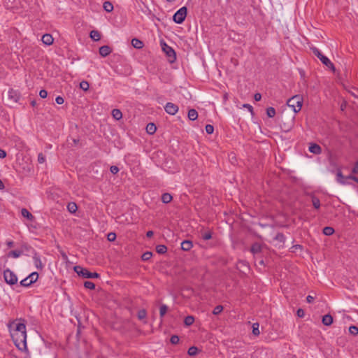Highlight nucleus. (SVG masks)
I'll return each mask as SVG.
<instances>
[{
    "mask_svg": "<svg viewBox=\"0 0 358 358\" xmlns=\"http://www.w3.org/2000/svg\"><path fill=\"white\" fill-rule=\"evenodd\" d=\"M10 335L15 345L19 350L22 352L27 351V331L15 332L10 334Z\"/></svg>",
    "mask_w": 358,
    "mask_h": 358,
    "instance_id": "obj_1",
    "label": "nucleus"
},
{
    "mask_svg": "<svg viewBox=\"0 0 358 358\" xmlns=\"http://www.w3.org/2000/svg\"><path fill=\"white\" fill-rule=\"evenodd\" d=\"M8 327L10 330V333H15V332H24L26 331V324L24 320L22 319L15 320L12 322H10L8 324Z\"/></svg>",
    "mask_w": 358,
    "mask_h": 358,
    "instance_id": "obj_2",
    "label": "nucleus"
},
{
    "mask_svg": "<svg viewBox=\"0 0 358 358\" xmlns=\"http://www.w3.org/2000/svg\"><path fill=\"white\" fill-rule=\"evenodd\" d=\"M289 107L292 108L294 113L301 110L303 104V98L300 95H295L289 99L287 101Z\"/></svg>",
    "mask_w": 358,
    "mask_h": 358,
    "instance_id": "obj_3",
    "label": "nucleus"
},
{
    "mask_svg": "<svg viewBox=\"0 0 358 358\" xmlns=\"http://www.w3.org/2000/svg\"><path fill=\"white\" fill-rule=\"evenodd\" d=\"M74 271L77 274L80 276H82L84 278H99V274L96 272L92 273L88 271L87 268H85L80 266H74Z\"/></svg>",
    "mask_w": 358,
    "mask_h": 358,
    "instance_id": "obj_4",
    "label": "nucleus"
},
{
    "mask_svg": "<svg viewBox=\"0 0 358 358\" xmlns=\"http://www.w3.org/2000/svg\"><path fill=\"white\" fill-rule=\"evenodd\" d=\"M313 53L317 57L322 63L326 66L331 69L333 71H335V67L334 64L315 47L311 48Z\"/></svg>",
    "mask_w": 358,
    "mask_h": 358,
    "instance_id": "obj_5",
    "label": "nucleus"
},
{
    "mask_svg": "<svg viewBox=\"0 0 358 358\" xmlns=\"http://www.w3.org/2000/svg\"><path fill=\"white\" fill-rule=\"evenodd\" d=\"M3 278L6 282L10 285H13L17 282V277L14 272L9 268L3 271Z\"/></svg>",
    "mask_w": 358,
    "mask_h": 358,
    "instance_id": "obj_6",
    "label": "nucleus"
},
{
    "mask_svg": "<svg viewBox=\"0 0 358 358\" xmlns=\"http://www.w3.org/2000/svg\"><path fill=\"white\" fill-rule=\"evenodd\" d=\"M187 13V9L185 6L180 8L173 17V20L177 24H181L184 22Z\"/></svg>",
    "mask_w": 358,
    "mask_h": 358,
    "instance_id": "obj_7",
    "label": "nucleus"
},
{
    "mask_svg": "<svg viewBox=\"0 0 358 358\" xmlns=\"http://www.w3.org/2000/svg\"><path fill=\"white\" fill-rule=\"evenodd\" d=\"M19 92L13 89H10L7 92L6 100L8 104L16 103L20 99Z\"/></svg>",
    "mask_w": 358,
    "mask_h": 358,
    "instance_id": "obj_8",
    "label": "nucleus"
},
{
    "mask_svg": "<svg viewBox=\"0 0 358 358\" xmlns=\"http://www.w3.org/2000/svg\"><path fill=\"white\" fill-rule=\"evenodd\" d=\"M162 47L163 51L166 53V56L168 57L169 61L171 63L174 62L176 59V55L174 50L171 47L166 45L165 43H162Z\"/></svg>",
    "mask_w": 358,
    "mask_h": 358,
    "instance_id": "obj_9",
    "label": "nucleus"
},
{
    "mask_svg": "<svg viewBox=\"0 0 358 358\" xmlns=\"http://www.w3.org/2000/svg\"><path fill=\"white\" fill-rule=\"evenodd\" d=\"M166 112L169 115H175L178 111V106L171 102H169L164 106Z\"/></svg>",
    "mask_w": 358,
    "mask_h": 358,
    "instance_id": "obj_10",
    "label": "nucleus"
},
{
    "mask_svg": "<svg viewBox=\"0 0 358 358\" xmlns=\"http://www.w3.org/2000/svg\"><path fill=\"white\" fill-rule=\"evenodd\" d=\"M99 52L101 56L106 57L110 54L112 49L108 45H103L99 48Z\"/></svg>",
    "mask_w": 358,
    "mask_h": 358,
    "instance_id": "obj_11",
    "label": "nucleus"
},
{
    "mask_svg": "<svg viewBox=\"0 0 358 358\" xmlns=\"http://www.w3.org/2000/svg\"><path fill=\"white\" fill-rule=\"evenodd\" d=\"M309 151L313 154L319 155L322 152V148L316 143H310L309 146Z\"/></svg>",
    "mask_w": 358,
    "mask_h": 358,
    "instance_id": "obj_12",
    "label": "nucleus"
},
{
    "mask_svg": "<svg viewBox=\"0 0 358 358\" xmlns=\"http://www.w3.org/2000/svg\"><path fill=\"white\" fill-rule=\"evenodd\" d=\"M41 40H42V42L47 45H52L53 43V41H54L52 35H50L49 34H45L43 35Z\"/></svg>",
    "mask_w": 358,
    "mask_h": 358,
    "instance_id": "obj_13",
    "label": "nucleus"
},
{
    "mask_svg": "<svg viewBox=\"0 0 358 358\" xmlns=\"http://www.w3.org/2000/svg\"><path fill=\"white\" fill-rule=\"evenodd\" d=\"M192 247L193 244L191 241L185 240L181 243V249L184 251H189Z\"/></svg>",
    "mask_w": 358,
    "mask_h": 358,
    "instance_id": "obj_14",
    "label": "nucleus"
},
{
    "mask_svg": "<svg viewBox=\"0 0 358 358\" xmlns=\"http://www.w3.org/2000/svg\"><path fill=\"white\" fill-rule=\"evenodd\" d=\"M33 259H34V262L35 266L38 269L41 270L43 268V264L41 261L39 256L37 255V253L36 252H34Z\"/></svg>",
    "mask_w": 358,
    "mask_h": 358,
    "instance_id": "obj_15",
    "label": "nucleus"
},
{
    "mask_svg": "<svg viewBox=\"0 0 358 358\" xmlns=\"http://www.w3.org/2000/svg\"><path fill=\"white\" fill-rule=\"evenodd\" d=\"M322 324L325 326H329L333 323V317L329 315H325L322 317Z\"/></svg>",
    "mask_w": 358,
    "mask_h": 358,
    "instance_id": "obj_16",
    "label": "nucleus"
},
{
    "mask_svg": "<svg viewBox=\"0 0 358 358\" xmlns=\"http://www.w3.org/2000/svg\"><path fill=\"white\" fill-rule=\"evenodd\" d=\"M131 45L134 48L136 49H141L143 47V41L136 38L131 40Z\"/></svg>",
    "mask_w": 358,
    "mask_h": 358,
    "instance_id": "obj_17",
    "label": "nucleus"
},
{
    "mask_svg": "<svg viewBox=\"0 0 358 358\" xmlns=\"http://www.w3.org/2000/svg\"><path fill=\"white\" fill-rule=\"evenodd\" d=\"M21 214L24 217H26L27 220L30 221L34 220V215L26 208H22L21 210Z\"/></svg>",
    "mask_w": 358,
    "mask_h": 358,
    "instance_id": "obj_18",
    "label": "nucleus"
},
{
    "mask_svg": "<svg viewBox=\"0 0 358 358\" xmlns=\"http://www.w3.org/2000/svg\"><path fill=\"white\" fill-rule=\"evenodd\" d=\"M157 130V127L154 123H149L146 126V131L148 134H154Z\"/></svg>",
    "mask_w": 358,
    "mask_h": 358,
    "instance_id": "obj_19",
    "label": "nucleus"
},
{
    "mask_svg": "<svg viewBox=\"0 0 358 358\" xmlns=\"http://www.w3.org/2000/svg\"><path fill=\"white\" fill-rule=\"evenodd\" d=\"M90 36V38L94 41H98L101 39V34L97 30L91 31Z\"/></svg>",
    "mask_w": 358,
    "mask_h": 358,
    "instance_id": "obj_20",
    "label": "nucleus"
},
{
    "mask_svg": "<svg viewBox=\"0 0 358 358\" xmlns=\"http://www.w3.org/2000/svg\"><path fill=\"white\" fill-rule=\"evenodd\" d=\"M111 114H112L113 117L116 120H119L122 119V113L121 110L119 109H117V108L113 109L112 110Z\"/></svg>",
    "mask_w": 358,
    "mask_h": 358,
    "instance_id": "obj_21",
    "label": "nucleus"
},
{
    "mask_svg": "<svg viewBox=\"0 0 358 358\" xmlns=\"http://www.w3.org/2000/svg\"><path fill=\"white\" fill-rule=\"evenodd\" d=\"M187 117L190 120H195L198 117V113L195 109H190L188 111Z\"/></svg>",
    "mask_w": 358,
    "mask_h": 358,
    "instance_id": "obj_22",
    "label": "nucleus"
},
{
    "mask_svg": "<svg viewBox=\"0 0 358 358\" xmlns=\"http://www.w3.org/2000/svg\"><path fill=\"white\" fill-rule=\"evenodd\" d=\"M261 250H262V246L258 243H255L254 244H252L251 246V248H250V251L253 254L259 253L261 252Z\"/></svg>",
    "mask_w": 358,
    "mask_h": 358,
    "instance_id": "obj_23",
    "label": "nucleus"
},
{
    "mask_svg": "<svg viewBox=\"0 0 358 358\" xmlns=\"http://www.w3.org/2000/svg\"><path fill=\"white\" fill-rule=\"evenodd\" d=\"M173 199L172 196L169 193H164L162 195V201L164 203H169Z\"/></svg>",
    "mask_w": 358,
    "mask_h": 358,
    "instance_id": "obj_24",
    "label": "nucleus"
},
{
    "mask_svg": "<svg viewBox=\"0 0 358 358\" xmlns=\"http://www.w3.org/2000/svg\"><path fill=\"white\" fill-rule=\"evenodd\" d=\"M167 251V248L164 245H158L156 246V252L160 255L165 254Z\"/></svg>",
    "mask_w": 358,
    "mask_h": 358,
    "instance_id": "obj_25",
    "label": "nucleus"
},
{
    "mask_svg": "<svg viewBox=\"0 0 358 358\" xmlns=\"http://www.w3.org/2000/svg\"><path fill=\"white\" fill-rule=\"evenodd\" d=\"M103 8L108 13H110L113 10V6L110 1H105L103 3Z\"/></svg>",
    "mask_w": 358,
    "mask_h": 358,
    "instance_id": "obj_26",
    "label": "nucleus"
},
{
    "mask_svg": "<svg viewBox=\"0 0 358 358\" xmlns=\"http://www.w3.org/2000/svg\"><path fill=\"white\" fill-rule=\"evenodd\" d=\"M67 209L70 212V213H75L77 209H78V207H77V205L76 203L74 202H71V203H69L68 205H67Z\"/></svg>",
    "mask_w": 358,
    "mask_h": 358,
    "instance_id": "obj_27",
    "label": "nucleus"
},
{
    "mask_svg": "<svg viewBox=\"0 0 358 358\" xmlns=\"http://www.w3.org/2000/svg\"><path fill=\"white\" fill-rule=\"evenodd\" d=\"M336 177H337L338 182H339L340 184H342V185L345 184V178L341 171H338V173L336 174Z\"/></svg>",
    "mask_w": 358,
    "mask_h": 358,
    "instance_id": "obj_28",
    "label": "nucleus"
},
{
    "mask_svg": "<svg viewBox=\"0 0 358 358\" xmlns=\"http://www.w3.org/2000/svg\"><path fill=\"white\" fill-rule=\"evenodd\" d=\"M194 322V317L193 316L188 315L185 317L184 320V323L187 326L192 325Z\"/></svg>",
    "mask_w": 358,
    "mask_h": 358,
    "instance_id": "obj_29",
    "label": "nucleus"
},
{
    "mask_svg": "<svg viewBox=\"0 0 358 358\" xmlns=\"http://www.w3.org/2000/svg\"><path fill=\"white\" fill-rule=\"evenodd\" d=\"M334 233V228L331 227H325L323 229V234L326 236H331Z\"/></svg>",
    "mask_w": 358,
    "mask_h": 358,
    "instance_id": "obj_30",
    "label": "nucleus"
},
{
    "mask_svg": "<svg viewBox=\"0 0 358 358\" xmlns=\"http://www.w3.org/2000/svg\"><path fill=\"white\" fill-rule=\"evenodd\" d=\"M312 203L313 206L315 209H319L320 207V199L316 196L312 197Z\"/></svg>",
    "mask_w": 358,
    "mask_h": 358,
    "instance_id": "obj_31",
    "label": "nucleus"
},
{
    "mask_svg": "<svg viewBox=\"0 0 358 358\" xmlns=\"http://www.w3.org/2000/svg\"><path fill=\"white\" fill-rule=\"evenodd\" d=\"M201 237L203 240H209L212 238V232L210 231H201Z\"/></svg>",
    "mask_w": 358,
    "mask_h": 358,
    "instance_id": "obj_32",
    "label": "nucleus"
},
{
    "mask_svg": "<svg viewBox=\"0 0 358 358\" xmlns=\"http://www.w3.org/2000/svg\"><path fill=\"white\" fill-rule=\"evenodd\" d=\"M168 310V306L166 305H162L159 309L160 317L162 319Z\"/></svg>",
    "mask_w": 358,
    "mask_h": 358,
    "instance_id": "obj_33",
    "label": "nucleus"
},
{
    "mask_svg": "<svg viewBox=\"0 0 358 358\" xmlns=\"http://www.w3.org/2000/svg\"><path fill=\"white\" fill-rule=\"evenodd\" d=\"M266 115L268 117H273L275 115V109L273 107H268L266 109Z\"/></svg>",
    "mask_w": 358,
    "mask_h": 358,
    "instance_id": "obj_34",
    "label": "nucleus"
},
{
    "mask_svg": "<svg viewBox=\"0 0 358 358\" xmlns=\"http://www.w3.org/2000/svg\"><path fill=\"white\" fill-rule=\"evenodd\" d=\"M38 278V274L37 272H33L31 273L29 276L28 278L30 280V282H35Z\"/></svg>",
    "mask_w": 358,
    "mask_h": 358,
    "instance_id": "obj_35",
    "label": "nucleus"
},
{
    "mask_svg": "<svg viewBox=\"0 0 358 358\" xmlns=\"http://www.w3.org/2000/svg\"><path fill=\"white\" fill-rule=\"evenodd\" d=\"M152 257V253L151 252L147 251L142 255L141 259L143 261H148Z\"/></svg>",
    "mask_w": 358,
    "mask_h": 358,
    "instance_id": "obj_36",
    "label": "nucleus"
},
{
    "mask_svg": "<svg viewBox=\"0 0 358 358\" xmlns=\"http://www.w3.org/2000/svg\"><path fill=\"white\" fill-rule=\"evenodd\" d=\"M274 239L279 242H281V243H284L285 241V237L284 234L280 232L278 233L275 235Z\"/></svg>",
    "mask_w": 358,
    "mask_h": 358,
    "instance_id": "obj_37",
    "label": "nucleus"
},
{
    "mask_svg": "<svg viewBox=\"0 0 358 358\" xmlns=\"http://www.w3.org/2000/svg\"><path fill=\"white\" fill-rule=\"evenodd\" d=\"M198 348L196 347H194V346H192V347H190L189 349H188V355H190V356H194L198 354Z\"/></svg>",
    "mask_w": 358,
    "mask_h": 358,
    "instance_id": "obj_38",
    "label": "nucleus"
},
{
    "mask_svg": "<svg viewBox=\"0 0 358 358\" xmlns=\"http://www.w3.org/2000/svg\"><path fill=\"white\" fill-rule=\"evenodd\" d=\"M22 255V251L20 250H11L8 253V256L13 257L14 258H17Z\"/></svg>",
    "mask_w": 358,
    "mask_h": 358,
    "instance_id": "obj_39",
    "label": "nucleus"
},
{
    "mask_svg": "<svg viewBox=\"0 0 358 358\" xmlns=\"http://www.w3.org/2000/svg\"><path fill=\"white\" fill-rule=\"evenodd\" d=\"M349 332L352 336H357L358 334V327L357 326H350L349 327Z\"/></svg>",
    "mask_w": 358,
    "mask_h": 358,
    "instance_id": "obj_40",
    "label": "nucleus"
},
{
    "mask_svg": "<svg viewBox=\"0 0 358 358\" xmlns=\"http://www.w3.org/2000/svg\"><path fill=\"white\" fill-rule=\"evenodd\" d=\"M146 315H147V313L145 309L140 310L137 314L138 318L140 320L145 319L146 317Z\"/></svg>",
    "mask_w": 358,
    "mask_h": 358,
    "instance_id": "obj_41",
    "label": "nucleus"
},
{
    "mask_svg": "<svg viewBox=\"0 0 358 358\" xmlns=\"http://www.w3.org/2000/svg\"><path fill=\"white\" fill-rule=\"evenodd\" d=\"M80 87L84 91H87L89 90L90 85L88 82L83 80L80 83Z\"/></svg>",
    "mask_w": 358,
    "mask_h": 358,
    "instance_id": "obj_42",
    "label": "nucleus"
},
{
    "mask_svg": "<svg viewBox=\"0 0 358 358\" xmlns=\"http://www.w3.org/2000/svg\"><path fill=\"white\" fill-rule=\"evenodd\" d=\"M252 334L255 336H259L260 334V331L259 330V324L258 323H254L252 325Z\"/></svg>",
    "mask_w": 358,
    "mask_h": 358,
    "instance_id": "obj_43",
    "label": "nucleus"
},
{
    "mask_svg": "<svg viewBox=\"0 0 358 358\" xmlns=\"http://www.w3.org/2000/svg\"><path fill=\"white\" fill-rule=\"evenodd\" d=\"M84 287L86 289H94L95 288V284L91 281H85L84 282Z\"/></svg>",
    "mask_w": 358,
    "mask_h": 358,
    "instance_id": "obj_44",
    "label": "nucleus"
},
{
    "mask_svg": "<svg viewBox=\"0 0 358 358\" xmlns=\"http://www.w3.org/2000/svg\"><path fill=\"white\" fill-rule=\"evenodd\" d=\"M29 280H30L28 278V277H27L24 279H23L22 280H21L20 283L23 287H29L31 284H33V282H30Z\"/></svg>",
    "mask_w": 358,
    "mask_h": 358,
    "instance_id": "obj_45",
    "label": "nucleus"
},
{
    "mask_svg": "<svg viewBox=\"0 0 358 358\" xmlns=\"http://www.w3.org/2000/svg\"><path fill=\"white\" fill-rule=\"evenodd\" d=\"M223 310V306H221V305H218V306H216L213 310V313L215 315L220 314L222 311Z\"/></svg>",
    "mask_w": 358,
    "mask_h": 358,
    "instance_id": "obj_46",
    "label": "nucleus"
},
{
    "mask_svg": "<svg viewBox=\"0 0 358 358\" xmlns=\"http://www.w3.org/2000/svg\"><path fill=\"white\" fill-rule=\"evenodd\" d=\"M180 338L177 335H173L170 339V342L173 345L178 344Z\"/></svg>",
    "mask_w": 358,
    "mask_h": 358,
    "instance_id": "obj_47",
    "label": "nucleus"
},
{
    "mask_svg": "<svg viewBox=\"0 0 358 358\" xmlns=\"http://www.w3.org/2000/svg\"><path fill=\"white\" fill-rule=\"evenodd\" d=\"M205 129H206V133H207V134H213V131H214V127H213V125H211V124H207V125L206 126V128H205Z\"/></svg>",
    "mask_w": 358,
    "mask_h": 358,
    "instance_id": "obj_48",
    "label": "nucleus"
},
{
    "mask_svg": "<svg viewBox=\"0 0 358 358\" xmlns=\"http://www.w3.org/2000/svg\"><path fill=\"white\" fill-rule=\"evenodd\" d=\"M107 238L110 242L114 241L116 238L115 233H113V232L109 233L107 236Z\"/></svg>",
    "mask_w": 358,
    "mask_h": 358,
    "instance_id": "obj_49",
    "label": "nucleus"
},
{
    "mask_svg": "<svg viewBox=\"0 0 358 358\" xmlns=\"http://www.w3.org/2000/svg\"><path fill=\"white\" fill-rule=\"evenodd\" d=\"M38 162L40 164H43L45 162V157L43 153H39L38 155Z\"/></svg>",
    "mask_w": 358,
    "mask_h": 358,
    "instance_id": "obj_50",
    "label": "nucleus"
},
{
    "mask_svg": "<svg viewBox=\"0 0 358 358\" xmlns=\"http://www.w3.org/2000/svg\"><path fill=\"white\" fill-rule=\"evenodd\" d=\"M296 315L299 317H303L305 315V312L302 308H299L296 311Z\"/></svg>",
    "mask_w": 358,
    "mask_h": 358,
    "instance_id": "obj_51",
    "label": "nucleus"
},
{
    "mask_svg": "<svg viewBox=\"0 0 358 358\" xmlns=\"http://www.w3.org/2000/svg\"><path fill=\"white\" fill-rule=\"evenodd\" d=\"M110 171L113 174H116L119 171V168L116 166H111Z\"/></svg>",
    "mask_w": 358,
    "mask_h": 358,
    "instance_id": "obj_52",
    "label": "nucleus"
},
{
    "mask_svg": "<svg viewBox=\"0 0 358 358\" xmlns=\"http://www.w3.org/2000/svg\"><path fill=\"white\" fill-rule=\"evenodd\" d=\"M55 101L57 104L61 105V104L64 103V99L62 96H58L57 97H56Z\"/></svg>",
    "mask_w": 358,
    "mask_h": 358,
    "instance_id": "obj_53",
    "label": "nucleus"
},
{
    "mask_svg": "<svg viewBox=\"0 0 358 358\" xmlns=\"http://www.w3.org/2000/svg\"><path fill=\"white\" fill-rule=\"evenodd\" d=\"M39 96L43 98V99H45L48 96V92L46 90H41L40 92H39Z\"/></svg>",
    "mask_w": 358,
    "mask_h": 358,
    "instance_id": "obj_54",
    "label": "nucleus"
},
{
    "mask_svg": "<svg viewBox=\"0 0 358 358\" xmlns=\"http://www.w3.org/2000/svg\"><path fill=\"white\" fill-rule=\"evenodd\" d=\"M352 173L354 174H358V161L355 163L354 167L352 168Z\"/></svg>",
    "mask_w": 358,
    "mask_h": 358,
    "instance_id": "obj_55",
    "label": "nucleus"
},
{
    "mask_svg": "<svg viewBox=\"0 0 358 358\" xmlns=\"http://www.w3.org/2000/svg\"><path fill=\"white\" fill-rule=\"evenodd\" d=\"M6 157V152L3 149L0 148V158L3 159Z\"/></svg>",
    "mask_w": 358,
    "mask_h": 358,
    "instance_id": "obj_56",
    "label": "nucleus"
},
{
    "mask_svg": "<svg viewBox=\"0 0 358 358\" xmlns=\"http://www.w3.org/2000/svg\"><path fill=\"white\" fill-rule=\"evenodd\" d=\"M254 99L255 101H259L262 99V95L260 93H256L254 96Z\"/></svg>",
    "mask_w": 358,
    "mask_h": 358,
    "instance_id": "obj_57",
    "label": "nucleus"
},
{
    "mask_svg": "<svg viewBox=\"0 0 358 358\" xmlns=\"http://www.w3.org/2000/svg\"><path fill=\"white\" fill-rule=\"evenodd\" d=\"M306 301L308 303H312L314 301V297L310 295H308L306 297Z\"/></svg>",
    "mask_w": 358,
    "mask_h": 358,
    "instance_id": "obj_58",
    "label": "nucleus"
},
{
    "mask_svg": "<svg viewBox=\"0 0 358 358\" xmlns=\"http://www.w3.org/2000/svg\"><path fill=\"white\" fill-rule=\"evenodd\" d=\"M243 107L246 108L247 109H248L250 112H252L253 108L250 104L245 103V104L243 105Z\"/></svg>",
    "mask_w": 358,
    "mask_h": 358,
    "instance_id": "obj_59",
    "label": "nucleus"
},
{
    "mask_svg": "<svg viewBox=\"0 0 358 358\" xmlns=\"http://www.w3.org/2000/svg\"><path fill=\"white\" fill-rule=\"evenodd\" d=\"M154 233L152 231H148L147 233H146V236L148 238H151L152 236H153Z\"/></svg>",
    "mask_w": 358,
    "mask_h": 358,
    "instance_id": "obj_60",
    "label": "nucleus"
},
{
    "mask_svg": "<svg viewBox=\"0 0 358 358\" xmlns=\"http://www.w3.org/2000/svg\"><path fill=\"white\" fill-rule=\"evenodd\" d=\"M346 178L351 179L354 181L357 180V177L352 176V175L348 176Z\"/></svg>",
    "mask_w": 358,
    "mask_h": 358,
    "instance_id": "obj_61",
    "label": "nucleus"
},
{
    "mask_svg": "<svg viewBox=\"0 0 358 358\" xmlns=\"http://www.w3.org/2000/svg\"><path fill=\"white\" fill-rule=\"evenodd\" d=\"M14 245V243L12 241L7 242V245L8 248H12Z\"/></svg>",
    "mask_w": 358,
    "mask_h": 358,
    "instance_id": "obj_62",
    "label": "nucleus"
},
{
    "mask_svg": "<svg viewBox=\"0 0 358 358\" xmlns=\"http://www.w3.org/2000/svg\"><path fill=\"white\" fill-rule=\"evenodd\" d=\"M4 188V185L3 182L0 180V189H2Z\"/></svg>",
    "mask_w": 358,
    "mask_h": 358,
    "instance_id": "obj_63",
    "label": "nucleus"
},
{
    "mask_svg": "<svg viewBox=\"0 0 358 358\" xmlns=\"http://www.w3.org/2000/svg\"><path fill=\"white\" fill-rule=\"evenodd\" d=\"M31 106H35V105H36V101H32L31 102Z\"/></svg>",
    "mask_w": 358,
    "mask_h": 358,
    "instance_id": "obj_64",
    "label": "nucleus"
}]
</instances>
